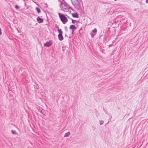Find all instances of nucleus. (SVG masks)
<instances>
[{
	"instance_id": "f257e3e1",
	"label": "nucleus",
	"mask_w": 148,
	"mask_h": 148,
	"mask_svg": "<svg viewBox=\"0 0 148 148\" xmlns=\"http://www.w3.org/2000/svg\"><path fill=\"white\" fill-rule=\"evenodd\" d=\"M60 2V7L61 9L64 12L68 11L69 9V6L67 4L64 3L63 2Z\"/></svg>"
},
{
	"instance_id": "f03ea898",
	"label": "nucleus",
	"mask_w": 148,
	"mask_h": 148,
	"mask_svg": "<svg viewBox=\"0 0 148 148\" xmlns=\"http://www.w3.org/2000/svg\"><path fill=\"white\" fill-rule=\"evenodd\" d=\"M60 19L64 24H65L67 21L68 19L66 17V16L64 14H62L60 13H58Z\"/></svg>"
},
{
	"instance_id": "7ed1b4c3",
	"label": "nucleus",
	"mask_w": 148,
	"mask_h": 148,
	"mask_svg": "<svg viewBox=\"0 0 148 148\" xmlns=\"http://www.w3.org/2000/svg\"><path fill=\"white\" fill-rule=\"evenodd\" d=\"M73 5L77 9H79L80 7V5L78 0H71Z\"/></svg>"
},
{
	"instance_id": "20e7f679",
	"label": "nucleus",
	"mask_w": 148,
	"mask_h": 148,
	"mask_svg": "<svg viewBox=\"0 0 148 148\" xmlns=\"http://www.w3.org/2000/svg\"><path fill=\"white\" fill-rule=\"evenodd\" d=\"M97 30L96 29H95L92 31V32L90 33V35L92 37H93L96 34Z\"/></svg>"
},
{
	"instance_id": "39448f33",
	"label": "nucleus",
	"mask_w": 148,
	"mask_h": 148,
	"mask_svg": "<svg viewBox=\"0 0 148 148\" xmlns=\"http://www.w3.org/2000/svg\"><path fill=\"white\" fill-rule=\"evenodd\" d=\"M52 44V42L51 41L48 42H47L44 44V46L46 47H49L51 46Z\"/></svg>"
},
{
	"instance_id": "423d86ee",
	"label": "nucleus",
	"mask_w": 148,
	"mask_h": 148,
	"mask_svg": "<svg viewBox=\"0 0 148 148\" xmlns=\"http://www.w3.org/2000/svg\"><path fill=\"white\" fill-rule=\"evenodd\" d=\"M37 20L38 23H42L43 22V20L41 18H40L39 17H38L37 18Z\"/></svg>"
},
{
	"instance_id": "0eeeda50",
	"label": "nucleus",
	"mask_w": 148,
	"mask_h": 148,
	"mask_svg": "<svg viewBox=\"0 0 148 148\" xmlns=\"http://www.w3.org/2000/svg\"><path fill=\"white\" fill-rule=\"evenodd\" d=\"M58 37L60 40L61 41L63 39V37L62 36V34H59L58 35Z\"/></svg>"
},
{
	"instance_id": "6e6552de",
	"label": "nucleus",
	"mask_w": 148,
	"mask_h": 148,
	"mask_svg": "<svg viewBox=\"0 0 148 148\" xmlns=\"http://www.w3.org/2000/svg\"><path fill=\"white\" fill-rule=\"evenodd\" d=\"M70 28L73 31V32L75 29H76V28L75 27L74 25H71L70 26Z\"/></svg>"
},
{
	"instance_id": "1a4fd4ad",
	"label": "nucleus",
	"mask_w": 148,
	"mask_h": 148,
	"mask_svg": "<svg viewBox=\"0 0 148 148\" xmlns=\"http://www.w3.org/2000/svg\"><path fill=\"white\" fill-rule=\"evenodd\" d=\"M72 16L74 17H76V18L78 17V14L76 13H75L74 14H72Z\"/></svg>"
},
{
	"instance_id": "9d476101",
	"label": "nucleus",
	"mask_w": 148,
	"mask_h": 148,
	"mask_svg": "<svg viewBox=\"0 0 148 148\" xmlns=\"http://www.w3.org/2000/svg\"><path fill=\"white\" fill-rule=\"evenodd\" d=\"M70 135V133L69 132L66 133L64 135V137L69 136Z\"/></svg>"
},
{
	"instance_id": "9b49d317",
	"label": "nucleus",
	"mask_w": 148,
	"mask_h": 148,
	"mask_svg": "<svg viewBox=\"0 0 148 148\" xmlns=\"http://www.w3.org/2000/svg\"><path fill=\"white\" fill-rule=\"evenodd\" d=\"M40 112L44 115L46 114L45 111L43 109L41 110L40 111Z\"/></svg>"
},
{
	"instance_id": "f8f14e48",
	"label": "nucleus",
	"mask_w": 148,
	"mask_h": 148,
	"mask_svg": "<svg viewBox=\"0 0 148 148\" xmlns=\"http://www.w3.org/2000/svg\"><path fill=\"white\" fill-rule=\"evenodd\" d=\"M36 10L37 11L38 13H40V12H41L39 8H36Z\"/></svg>"
},
{
	"instance_id": "ddd939ff",
	"label": "nucleus",
	"mask_w": 148,
	"mask_h": 148,
	"mask_svg": "<svg viewBox=\"0 0 148 148\" xmlns=\"http://www.w3.org/2000/svg\"><path fill=\"white\" fill-rule=\"evenodd\" d=\"M58 31L59 33V34H62L63 32L61 29H58Z\"/></svg>"
},
{
	"instance_id": "4468645a",
	"label": "nucleus",
	"mask_w": 148,
	"mask_h": 148,
	"mask_svg": "<svg viewBox=\"0 0 148 148\" xmlns=\"http://www.w3.org/2000/svg\"><path fill=\"white\" fill-rule=\"evenodd\" d=\"M12 132L13 134H17V133L15 130H12Z\"/></svg>"
},
{
	"instance_id": "2eb2a0df",
	"label": "nucleus",
	"mask_w": 148,
	"mask_h": 148,
	"mask_svg": "<svg viewBox=\"0 0 148 148\" xmlns=\"http://www.w3.org/2000/svg\"><path fill=\"white\" fill-rule=\"evenodd\" d=\"M99 122H100V125H101L103 124V123H104V121L102 120H101V121H99Z\"/></svg>"
},
{
	"instance_id": "dca6fc26",
	"label": "nucleus",
	"mask_w": 148,
	"mask_h": 148,
	"mask_svg": "<svg viewBox=\"0 0 148 148\" xmlns=\"http://www.w3.org/2000/svg\"><path fill=\"white\" fill-rule=\"evenodd\" d=\"M15 8L16 9H18L19 8V7L17 5H16L15 6Z\"/></svg>"
},
{
	"instance_id": "f3484780",
	"label": "nucleus",
	"mask_w": 148,
	"mask_h": 148,
	"mask_svg": "<svg viewBox=\"0 0 148 148\" xmlns=\"http://www.w3.org/2000/svg\"><path fill=\"white\" fill-rule=\"evenodd\" d=\"M1 34V28H0V35Z\"/></svg>"
},
{
	"instance_id": "a211bd4d",
	"label": "nucleus",
	"mask_w": 148,
	"mask_h": 148,
	"mask_svg": "<svg viewBox=\"0 0 148 148\" xmlns=\"http://www.w3.org/2000/svg\"><path fill=\"white\" fill-rule=\"evenodd\" d=\"M146 2L147 3H148V0H146Z\"/></svg>"
},
{
	"instance_id": "6ab92c4d",
	"label": "nucleus",
	"mask_w": 148,
	"mask_h": 148,
	"mask_svg": "<svg viewBox=\"0 0 148 148\" xmlns=\"http://www.w3.org/2000/svg\"><path fill=\"white\" fill-rule=\"evenodd\" d=\"M115 1H116V0H114Z\"/></svg>"
},
{
	"instance_id": "aec40b11",
	"label": "nucleus",
	"mask_w": 148,
	"mask_h": 148,
	"mask_svg": "<svg viewBox=\"0 0 148 148\" xmlns=\"http://www.w3.org/2000/svg\"><path fill=\"white\" fill-rule=\"evenodd\" d=\"M62 1H64V0H62Z\"/></svg>"
}]
</instances>
